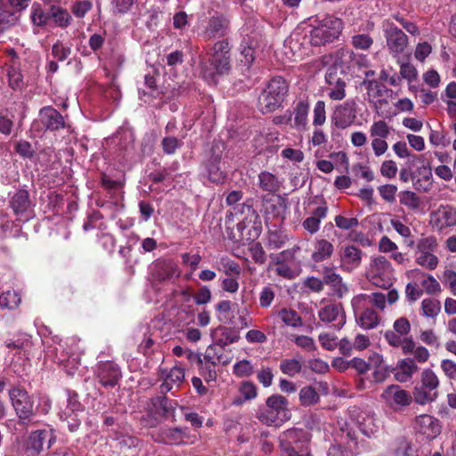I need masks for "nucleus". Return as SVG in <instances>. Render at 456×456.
I'll return each mask as SVG.
<instances>
[{
  "label": "nucleus",
  "instance_id": "1",
  "mask_svg": "<svg viewBox=\"0 0 456 456\" xmlns=\"http://www.w3.org/2000/svg\"><path fill=\"white\" fill-rule=\"evenodd\" d=\"M230 46L226 40L216 42L213 46L209 62L201 63L200 75L208 84H216L218 79L231 70Z\"/></svg>",
  "mask_w": 456,
  "mask_h": 456
},
{
  "label": "nucleus",
  "instance_id": "2",
  "mask_svg": "<svg viewBox=\"0 0 456 456\" xmlns=\"http://www.w3.org/2000/svg\"><path fill=\"white\" fill-rule=\"evenodd\" d=\"M256 418L265 425L281 427L291 418L287 398L281 395L269 396L256 412Z\"/></svg>",
  "mask_w": 456,
  "mask_h": 456
},
{
  "label": "nucleus",
  "instance_id": "3",
  "mask_svg": "<svg viewBox=\"0 0 456 456\" xmlns=\"http://www.w3.org/2000/svg\"><path fill=\"white\" fill-rule=\"evenodd\" d=\"M289 86L281 77L272 78L258 97V107L263 113L273 112L281 106Z\"/></svg>",
  "mask_w": 456,
  "mask_h": 456
},
{
  "label": "nucleus",
  "instance_id": "4",
  "mask_svg": "<svg viewBox=\"0 0 456 456\" xmlns=\"http://www.w3.org/2000/svg\"><path fill=\"white\" fill-rule=\"evenodd\" d=\"M281 456H301L310 452L309 435L300 428H289L279 436Z\"/></svg>",
  "mask_w": 456,
  "mask_h": 456
},
{
  "label": "nucleus",
  "instance_id": "5",
  "mask_svg": "<svg viewBox=\"0 0 456 456\" xmlns=\"http://www.w3.org/2000/svg\"><path fill=\"white\" fill-rule=\"evenodd\" d=\"M343 25L338 18L326 17L319 20L310 32V41L314 45H321L332 42L341 33Z\"/></svg>",
  "mask_w": 456,
  "mask_h": 456
},
{
  "label": "nucleus",
  "instance_id": "6",
  "mask_svg": "<svg viewBox=\"0 0 456 456\" xmlns=\"http://www.w3.org/2000/svg\"><path fill=\"white\" fill-rule=\"evenodd\" d=\"M366 277L373 285L387 289L393 283L394 270L385 256H373L366 271Z\"/></svg>",
  "mask_w": 456,
  "mask_h": 456
},
{
  "label": "nucleus",
  "instance_id": "7",
  "mask_svg": "<svg viewBox=\"0 0 456 456\" xmlns=\"http://www.w3.org/2000/svg\"><path fill=\"white\" fill-rule=\"evenodd\" d=\"M381 28L390 53L398 58L408 46L407 35L389 20H383Z\"/></svg>",
  "mask_w": 456,
  "mask_h": 456
},
{
  "label": "nucleus",
  "instance_id": "8",
  "mask_svg": "<svg viewBox=\"0 0 456 456\" xmlns=\"http://www.w3.org/2000/svg\"><path fill=\"white\" fill-rule=\"evenodd\" d=\"M368 299V295L360 294L354 297L351 302L354 311L356 322L364 330L374 329L379 323V317L374 310L370 308L363 309Z\"/></svg>",
  "mask_w": 456,
  "mask_h": 456
},
{
  "label": "nucleus",
  "instance_id": "9",
  "mask_svg": "<svg viewBox=\"0 0 456 456\" xmlns=\"http://www.w3.org/2000/svg\"><path fill=\"white\" fill-rule=\"evenodd\" d=\"M346 75L341 68L333 65L328 68L325 81L328 85V95L333 101H341L346 97Z\"/></svg>",
  "mask_w": 456,
  "mask_h": 456
},
{
  "label": "nucleus",
  "instance_id": "10",
  "mask_svg": "<svg viewBox=\"0 0 456 456\" xmlns=\"http://www.w3.org/2000/svg\"><path fill=\"white\" fill-rule=\"evenodd\" d=\"M350 419L367 437L374 436L379 431V423L370 410L354 408L350 411Z\"/></svg>",
  "mask_w": 456,
  "mask_h": 456
},
{
  "label": "nucleus",
  "instance_id": "11",
  "mask_svg": "<svg viewBox=\"0 0 456 456\" xmlns=\"http://www.w3.org/2000/svg\"><path fill=\"white\" fill-rule=\"evenodd\" d=\"M55 351L54 361L63 366V369L69 375H74L79 365L80 354L77 351V347H69L68 343L64 345L59 344Z\"/></svg>",
  "mask_w": 456,
  "mask_h": 456
},
{
  "label": "nucleus",
  "instance_id": "12",
  "mask_svg": "<svg viewBox=\"0 0 456 456\" xmlns=\"http://www.w3.org/2000/svg\"><path fill=\"white\" fill-rule=\"evenodd\" d=\"M12 404L21 419H27L33 414V401L28 392L20 387H13L9 391Z\"/></svg>",
  "mask_w": 456,
  "mask_h": 456
},
{
  "label": "nucleus",
  "instance_id": "13",
  "mask_svg": "<svg viewBox=\"0 0 456 456\" xmlns=\"http://www.w3.org/2000/svg\"><path fill=\"white\" fill-rule=\"evenodd\" d=\"M431 227L440 232L456 225V208L451 206H440L430 214Z\"/></svg>",
  "mask_w": 456,
  "mask_h": 456
},
{
  "label": "nucleus",
  "instance_id": "14",
  "mask_svg": "<svg viewBox=\"0 0 456 456\" xmlns=\"http://www.w3.org/2000/svg\"><path fill=\"white\" fill-rule=\"evenodd\" d=\"M356 118V102L347 100L336 106L331 120L338 128H346L351 126Z\"/></svg>",
  "mask_w": 456,
  "mask_h": 456
},
{
  "label": "nucleus",
  "instance_id": "15",
  "mask_svg": "<svg viewBox=\"0 0 456 456\" xmlns=\"http://www.w3.org/2000/svg\"><path fill=\"white\" fill-rule=\"evenodd\" d=\"M10 207L19 218L28 220L32 216V204L28 191L23 189L16 191L10 198Z\"/></svg>",
  "mask_w": 456,
  "mask_h": 456
},
{
  "label": "nucleus",
  "instance_id": "16",
  "mask_svg": "<svg viewBox=\"0 0 456 456\" xmlns=\"http://www.w3.org/2000/svg\"><path fill=\"white\" fill-rule=\"evenodd\" d=\"M413 428L428 439H434L441 433L439 420L428 414L417 416L413 422Z\"/></svg>",
  "mask_w": 456,
  "mask_h": 456
},
{
  "label": "nucleus",
  "instance_id": "17",
  "mask_svg": "<svg viewBox=\"0 0 456 456\" xmlns=\"http://www.w3.org/2000/svg\"><path fill=\"white\" fill-rule=\"evenodd\" d=\"M55 439L56 436L51 428L36 430L28 436L27 450L33 452L34 454H38L43 450L45 443L47 444V448H50Z\"/></svg>",
  "mask_w": 456,
  "mask_h": 456
},
{
  "label": "nucleus",
  "instance_id": "18",
  "mask_svg": "<svg viewBox=\"0 0 456 456\" xmlns=\"http://www.w3.org/2000/svg\"><path fill=\"white\" fill-rule=\"evenodd\" d=\"M382 399L391 407H404L412 401L411 395L398 385L387 387L381 394Z\"/></svg>",
  "mask_w": 456,
  "mask_h": 456
},
{
  "label": "nucleus",
  "instance_id": "19",
  "mask_svg": "<svg viewBox=\"0 0 456 456\" xmlns=\"http://www.w3.org/2000/svg\"><path fill=\"white\" fill-rule=\"evenodd\" d=\"M97 379L103 387H115L121 378L118 364L113 362H101L97 366Z\"/></svg>",
  "mask_w": 456,
  "mask_h": 456
},
{
  "label": "nucleus",
  "instance_id": "20",
  "mask_svg": "<svg viewBox=\"0 0 456 456\" xmlns=\"http://www.w3.org/2000/svg\"><path fill=\"white\" fill-rule=\"evenodd\" d=\"M339 256L341 269L350 273L361 265L362 251L354 245H348L340 248Z\"/></svg>",
  "mask_w": 456,
  "mask_h": 456
},
{
  "label": "nucleus",
  "instance_id": "21",
  "mask_svg": "<svg viewBox=\"0 0 456 456\" xmlns=\"http://www.w3.org/2000/svg\"><path fill=\"white\" fill-rule=\"evenodd\" d=\"M161 378L163 383L160 386L162 393H167L174 388H178L184 379V370L181 366H174L169 370H162Z\"/></svg>",
  "mask_w": 456,
  "mask_h": 456
},
{
  "label": "nucleus",
  "instance_id": "22",
  "mask_svg": "<svg viewBox=\"0 0 456 456\" xmlns=\"http://www.w3.org/2000/svg\"><path fill=\"white\" fill-rule=\"evenodd\" d=\"M228 20L222 14L212 16L203 33L205 39L209 40L216 37H223L226 34Z\"/></svg>",
  "mask_w": 456,
  "mask_h": 456
},
{
  "label": "nucleus",
  "instance_id": "23",
  "mask_svg": "<svg viewBox=\"0 0 456 456\" xmlns=\"http://www.w3.org/2000/svg\"><path fill=\"white\" fill-rule=\"evenodd\" d=\"M39 118L42 124L49 130H58L64 127L63 117L53 107H44L39 111Z\"/></svg>",
  "mask_w": 456,
  "mask_h": 456
},
{
  "label": "nucleus",
  "instance_id": "24",
  "mask_svg": "<svg viewBox=\"0 0 456 456\" xmlns=\"http://www.w3.org/2000/svg\"><path fill=\"white\" fill-rule=\"evenodd\" d=\"M188 435L184 429L180 428H163L159 436L155 438L158 443H162L171 445H180L186 443Z\"/></svg>",
  "mask_w": 456,
  "mask_h": 456
},
{
  "label": "nucleus",
  "instance_id": "25",
  "mask_svg": "<svg viewBox=\"0 0 456 456\" xmlns=\"http://www.w3.org/2000/svg\"><path fill=\"white\" fill-rule=\"evenodd\" d=\"M369 101L373 103L386 102V98L392 92L380 81L372 79L364 81Z\"/></svg>",
  "mask_w": 456,
  "mask_h": 456
},
{
  "label": "nucleus",
  "instance_id": "26",
  "mask_svg": "<svg viewBox=\"0 0 456 456\" xmlns=\"http://www.w3.org/2000/svg\"><path fill=\"white\" fill-rule=\"evenodd\" d=\"M323 281L332 289L333 294L338 297H342L348 291L346 285L343 282L342 277L332 268H324Z\"/></svg>",
  "mask_w": 456,
  "mask_h": 456
},
{
  "label": "nucleus",
  "instance_id": "27",
  "mask_svg": "<svg viewBox=\"0 0 456 456\" xmlns=\"http://www.w3.org/2000/svg\"><path fill=\"white\" fill-rule=\"evenodd\" d=\"M318 315L320 320L326 323L338 319L340 321L338 329L345 323V315L339 304H328L324 305L320 309Z\"/></svg>",
  "mask_w": 456,
  "mask_h": 456
},
{
  "label": "nucleus",
  "instance_id": "28",
  "mask_svg": "<svg viewBox=\"0 0 456 456\" xmlns=\"http://www.w3.org/2000/svg\"><path fill=\"white\" fill-rule=\"evenodd\" d=\"M176 273V265L167 261H157L151 271L152 277L159 281L171 280Z\"/></svg>",
  "mask_w": 456,
  "mask_h": 456
},
{
  "label": "nucleus",
  "instance_id": "29",
  "mask_svg": "<svg viewBox=\"0 0 456 456\" xmlns=\"http://www.w3.org/2000/svg\"><path fill=\"white\" fill-rule=\"evenodd\" d=\"M327 212L328 208L325 204L316 208L312 216L302 223L303 228L311 234L316 233L320 230L321 222L326 217Z\"/></svg>",
  "mask_w": 456,
  "mask_h": 456
},
{
  "label": "nucleus",
  "instance_id": "30",
  "mask_svg": "<svg viewBox=\"0 0 456 456\" xmlns=\"http://www.w3.org/2000/svg\"><path fill=\"white\" fill-rule=\"evenodd\" d=\"M334 252V246L325 239H316L314 242L312 260L320 263L330 258Z\"/></svg>",
  "mask_w": 456,
  "mask_h": 456
},
{
  "label": "nucleus",
  "instance_id": "31",
  "mask_svg": "<svg viewBox=\"0 0 456 456\" xmlns=\"http://www.w3.org/2000/svg\"><path fill=\"white\" fill-rule=\"evenodd\" d=\"M418 370V366L411 358L403 359L398 362L395 369V379L399 382L410 380L412 375Z\"/></svg>",
  "mask_w": 456,
  "mask_h": 456
},
{
  "label": "nucleus",
  "instance_id": "32",
  "mask_svg": "<svg viewBox=\"0 0 456 456\" xmlns=\"http://www.w3.org/2000/svg\"><path fill=\"white\" fill-rule=\"evenodd\" d=\"M82 411V405L79 403L77 396L76 394L71 395L70 392H68L67 395V406L65 410H63L60 413V417L62 420H68L69 417L72 415L77 417L78 412Z\"/></svg>",
  "mask_w": 456,
  "mask_h": 456
},
{
  "label": "nucleus",
  "instance_id": "33",
  "mask_svg": "<svg viewBox=\"0 0 456 456\" xmlns=\"http://www.w3.org/2000/svg\"><path fill=\"white\" fill-rule=\"evenodd\" d=\"M309 104L305 101L297 102L294 112V124L297 129L304 128L308 121Z\"/></svg>",
  "mask_w": 456,
  "mask_h": 456
},
{
  "label": "nucleus",
  "instance_id": "34",
  "mask_svg": "<svg viewBox=\"0 0 456 456\" xmlns=\"http://www.w3.org/2000/svg\"><path fill=\"white\" fill-rule=\"evenodd\" d=\"M437 397V392L430 390L423 386L416 387L413 391L414 402L420 405H425L435 401Z\"/></svg>",
  "mask_w": 456,
  "mask_h": 456
},
{
  "label": "nucleus",
  "instance_id": "35",
  "mask_svg": "<svg viewBox=\"0 0 456 456\" xmlns=\"http://www.w3.org/2000/svg\"><path fill=\"white\" fill-rule=\"evenodd\" d=\"M259 186L262 190L269 192H275L280 188V182L272 173L264 171L258 175Z\"/></svg>",
  "mask_w": 456,
  "mask_h": 456
},
{
  "label": "nucleus",
  "instance_id": "36",
  "mask_svg": "<svg viewBox=\"0 0 456 456\" xmlns=\"http://www.w3.org/2000/svg\"><path fill=\"white\" fill-rule=\"evenodd\" d=\"M392 131V127L384 119L374 121L370 126V135L371 138L387 139Z\"/></svg>",
  "mask_w": 456,
  "mask_h": 456
},
{
  "label": "nucleus",
  "instance_id": "37",
  "mask_svg": "<svg viewBox=\"0 0 456 456\" xmlns=\"http://www.w3.org/2000/svg\"><path fill=\"white\" fill-rule=\"evenodd\" d=\"M441 311V304L435 298H424L421 302V315L435 319Z\"/></svg>",
  "mask_w": 456,
  "mask_h": 456
},
{
  "label": "nucleus",
  "instance_id": "38",
  "mask_svg": "<svg viewBox=\"0 0 456 456\" xmlns=\"http://www.w3.org/2000/svg\"><path fill=\"white\" fill-rule=\"evenodd\" d=\"M299 401L302 406H310L319 402L320 396L314 387L305 386L299 391Z\"/></svg>",
  "mask_w": 456,
  "mask_h": 456
},
{
  "label": "nucleus",
  "instance_id": "39",
  "mask_svg": "<svg viewBox=\"0 0 456 456\" xmlns=\"http://www.w3.org/2000/svg\"><path fill=\"white\" fill-rule=\"evenodd\" d=\"M416 263L422 267L434 270L437 267L439 259L433 252H416Z\"/></svg>",
  "mask_w": 456,
  "mask_h": 456
},
{
  "label": "nucleus",
  "instance_id": "40",
  "mask_svg": "<svg viewBox=\"0 0 456 456\" xmlns=\"http://www.w3.org/2000/svg\"><path fill=\"white\" fill-rule=\"evenodd\" d=\"M278 316L287 326L297 328L302 325V319L295 310L282 308Z\"/></svg>",
  "mask_w": 456,
  "mask_h": 456
},
{
  "label": "nucleus",
  "instance_id": "41",
  "mask_svg": "<svg viewBox=\"0 0 456 456\" xmlns=\"http://www.w3.org/2000/svg\"><path fill=\"white\" fill-rule=\"evenodd\" d=\"M397 64L400 68V76L402 79L407 80L409 84L414 82L418 77V71L415 66L408 61H402L399 58Z\"/></svg>",
  "mask_w": 456,
  "mask_h": 456
},
{
  "label": "nucleus",
  "instance_id": "42",
  "mask_svg": "<svg viewBox=\"0 0 456 456\" xmlns=\"http://www.w3.org/2000/svg\"><path fill=\"white\" fill-rule=\"evenodd\" d=\"M207 171L208 179L214 183H221L225 177L224 172L220 167V160L218 159H214L208 163Z\"/></svg>",
  "mask_w": 456,
  "mask_h": 456
},
{
  "label": "nucleus",
  "instance_id": "43",
  "mask_svg": "<svg viewBox=\"0 0 456 456\" xmlns=\"http://www.w3.org/2000/svg\"><path fill=\"white\" fill-rule=\"evenodd\" d=\"M21 301L20 296L14 290H8L0 295V307L13 309Z\"/></svg>",
  "mask_w": 456,
  "mask_h": 456
},
{
  "label": "nucleus",
  "instance_id": "44",
  "mask_svg": "<svg viewBox=\"0 0 456 456\" xmlns=\"http://www.w3.org/2000/svg\"><path fill=\"white\" fill-rule=\"evenodd\" d=\"M282 373L293 377L302 370V361L298 359H284L280 363Z\"/></svg>",
  "mask_w": 456,
  "mask_h": 456
},
{
  "label": "nucleus",
  "instance_id": "45",
  "mask_svg": "<svg viewBox=\"0 0 456 456\" xmlns=\"http://www.w3.org/2000/svg\"><path fill=\"white\" fill-rule=\"evenodd\" d=\"M400 203L411 210H417L420 207L419 196L411 191H403L399 194Z\"/></svg>",
  "mask_w": 456,
  "mask_h": 456
},
{
  "label": "nucleus",
  "instance_id": "46",
  "mask_svg": "<svg viewBox=\"0 0 456 456\" xmlns=\"http://www.w3.org/2000/svg\"><path fill=\"white\" fill-rule=\"evenodd\" d=\"M391 225L394 230L404 239V241L408 247H412L414 245L411 231L408 225L398 219H392Z\"/></svg>",
  "mask_w": 456,
  "mask_h": 456
},
{
  "label": "nucleus",
  "instance_id": "47",
  "mask_svg": "<svg viewBox=\"0 0 456 456\" xmlns=\"http://www.w3.org/2000/svg\"><path fill=\"white\" fill-rule=\"evenodd\" d=\"M223 351L224 349L220 346L211 345L206 349L202 359L216 364H219L221 362L225 363V362L222 361Z\"/></svg>",
  "mask_w": 456,
  "mask_h": 456
},
{
  "label": "nucleus",
  "instance_id": "48",
  "mask_svg": "<svg viewBox=\"0 0 456 456\" xmlns=\"http://www.w3.org/2000/svg\"><path fill=\"white\" fill-rule=\"evenodd\" d=\"M217 364L200 359V371L206 382L215 381L216 379V366Z\"/></svg>",
  "mask_w": 456,
  "mask_h": 456
},
{
  "label": "nucleus",
  "instance_id": "49",
  "mask_svg": "<svg viewBox=\"0 0 456 456\" xmlns=\"http://www.w3.org/2000/svg\"><path fill=\"white\" fill-rule=\"evenodd\" d=\"M51 16L53 20V21L61 28H65L69 25L71 20V16L68 12L67 10L59 8V7H53L51 11Z\"/></svg>",
  "mask_w": 456,
  "mask_h": 456
},
{
  "label": "nucleus",
  "instance_id": "50",
  "mask_svg": "<svg viewBox=\"0 0 456 456\" xmlns=\"http://www.w3.org/2000/svg\"><path fill=\"white\" fill-rule=\"evenodd\" d=\"M421 386L430 390L436 391V388L439 386V379L432 370L426 369L422 371Z\"/></svg>",
  "mask_w": 456,
  "mask_h": 456
},
{
  "label": "nucleus",
  "instance_id": "51",
  "mask_svg": "<svg viewBox=\"0 0 456 456\" xmlns=\"http://www.w3.org/2000/svg\"><path fill=\"white\" fill-rule=\"evenodd\" d=\"M413 159L420 161L421 166L418 167L415 170V175L419 177V179L424 180L425 182H430L432 179V169L428 163H426L424 159L419 156H413Z\"/></svg>",
  "mask_w": 456,
  "mask_h": 456
},
{
  "label": "nucleus",
  "instance_id": "52",
  "mask_svg": "<svg viewBox=\"0 0 456 456\" xmlns=\"http://www.w3.org/2000/svg\"><path fill=\"white\" fill-rule=\"evenodd\" d=\"M437 248V240L434 236L421 238L416 245L417 252H434Z\"/></svg>",
  "mask_w": 456,
  "mask_h": 456
},
{
  "label": "nucleus",
  "instance_id": "53",
  "mask_svg": "<svg viewBox=\"0 0 456 456\" xmlns=\"http://www.w3.org/2000/svg\"><path fill=\"white\" fill-rule=\"evenodd\" d=\"M326 121L325 102L318 101L314 108L313 125L315 126H322Z\"/></svg>",
  "mask_w": 456,
  "mask_h": 456
},
{
  "label": "nucleus",
  "instance_id": "54",
  "mask_svg": "<svg viewBox=\"0 0 456 456\" xmlns=\"http://www.w3.org/2000/svg\"><path fill=\"white\" fill-rule=\"evenodd\" d=\"M275 297V292L273 289L270 286H265L262 288L259 293V305L263 308L269 307Z\"/></svg>",
  "mask_w": 456,
  "mask_h": 456
},
{
  "label": "nucleus",
  "instance_id": "55",
  "mask_svg": "<svg viewBox=\"0 0 456 456\" xmlns=\"http://www.w3.org/2000/svg\"><path fill=\"white\" fill-rule=\"evenodd\" d=\"M380 197L387 202L392 203L395 200L397 186L395 184H383L378 187Z\"/></svg>",
  "mask_w": 456,
  "mask_h": 456
},
{
  "label": "nucleus",
  "instance_id": "56",
  "mask_svg": "<svg viewBox=\"0 0 456 456\" xmlns=\"http://www.w3.org/2000/svg\"><path fill=\"white\" fill-rule=\"evenodd\" d=\"M253 366L248 360H241L233 365V374L237 377L243 378L251 375Z\"/></svg>",
  "mask_w": 456,
  "mask_h": 456
},
{
  "label": "nucleus",
  "instance_id": "57",
  "mask_svg": "<svg viewBox=\"0 0 456 456\" xmlns=\"http://www.w3.org/2000/svg\"><path fill=\"white\" fill-rule=\"evenodd\" d=\"M219 264L226 275H240V268L239 265L229 257H221Z\"/></svg>",
  "mask_w": 456,
  "mask_h": 456
},
{
  "label": "nucleus",
  "instance_id": "58",
  "mask_svg": "<svg viewBox=\"0 0 456 456\" xmlns=\"http://www.w3.org/2000/svg\"><path fill=\"white\" fill-rule=\"evenodd\" d=\"M380 175L387 179L395 177L398 168L395 160L387 159L382 162L379 169Z\"/></svg>",
  "mask_w": 456,
  "mask_h": 456
},
{
  "label": "nucleus",
  "instance_id": "59",
  "mask_svg": "<svg viewBox=\"0 0 456 456\" xmlns=\"http://www.w3.org/2000/svg\"><path fill=\"white\" fill-rule=\"evenodd\" d=\"M7 77H8L9 86L12 88L17 89L21 86L22 75L17 68L9 67L7 69Z\"/></svg>",
  "mask_w": 456,
  "mask_h": 456
},
{
  "label": "nucleus",
  "instance_id": "60",
  "mask_svg": "<svg viewBox=\"0 0 456 456\" xmlns=\"http://www.w3.org/2000/svg\"><path fill=\"white\" fill-rule=\"evenodd\" d=\"M421 286L429 295H434L441 291L439 282L430 274L427 275V277L422 280Z\"/></svg>",
  "mask_w": 456,
  "mask_h": 456
},
{
  "label": "nucleus",
  "instance_id": "61",
  "mask_svg": "<svg viewBox=\"0 0 456 456\" xmlns=\"http://www.w3.org/2000/svg\"><path fill=\"white\" fill-rule=\"evenodd\" d=\"M352 44L355 48L367 50L373 44V40L369 35L360 34L352 37Z\"/></svg>",
  "mask_w": 456,
  "mask_h": 456
},
{
  "label": "nucleus",
  "instance_id": "62",
  "mask_svg": "<svg viewBox=\"0 0 456 456\" xmlns=\"http://www.w3.org/2000/svg\"><path fill=\"white\" fill-rule=\"evenodd\" d=\"M48 14L38 4H33L31 9V20L35 25L41 26L46 23Z\"/></svg>",
  "mask_w": 456,
  "mask_h": 456
},
{
  "label": "nucleus",
  "instance_id": "63",
  "mask_svg": "<svg viewBox=\"0 0 456 456\" xmlns=\"http://www.w3.org/2000/svg\"><path fill=\"white\" fill-rule=\"evenodd\" d=\"M239 391L245 400H252L257 395L256 387L249 381H243L239 387Z\"/></svg>",
  "mask_w": 456,
  "mask_h": 456
},
{
  "label": "nucleus",
  "instance_id": "64",
  "mask_svg": "<svg viewBox=\"0 0 456 456\" xmlns=\"http://www.w3.org/2000/svg\"><path fill=\"white\" fill-rule=\"evenodd\" d=\"M443 280L451 292L456 296V272L452 269H446L443 273Z\"/></svg>",
  "mask_w": 456,
  "mask_h": 456
}]
</instances>
